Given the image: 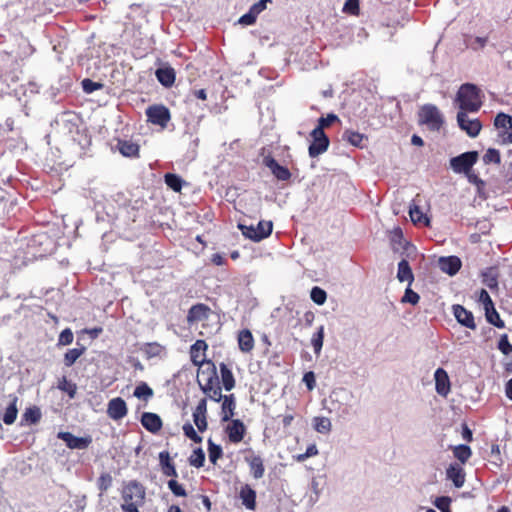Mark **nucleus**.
I'll return each instance as SVG.
<instances>
[{
	"label": "nucleus",
	"mask_w": 512,
	"mask_h": 512,
	"mask_svg": "<svg viewBox=\"0 0 512 512\" xmlns=\"http://www.w3.org/2000/svg\"><path fill=\"white\" fill-rule=\"evenodd\" d=\"M456 101L460 111L477 112L482 106L481 91L476 85L465 83L460 86Z\"/></svg>",
	"instance_id": "1"
},
{
	"label": "nucleus",
	"mask_w": 512,
	"mask_h": 512,
	"mask_svg": "<svg viewBox=\"0 0 512 512\" xmlns=\"http://www.w3.org/2000/svg\"><path fill=\"white\" fill-rule=\"evenodd\" d=\"M419 122L427 125L430 130L438 131L442 127L444 120L439 109L435 105L426 104L420 108Z\"/></svg>",
	"instance_id": "2"
},
{
	"label": "nucleus",
	"mask_w": 512,
	"mask_h": 512,
	"mask_svg": "<svg viewBox=\"0 0 512 512\" xmlns=\"http://www.w3.org/2000/svg\"><path fill=\"white\" fill-rule=\"evenodd\" d=\"M147 122L152 125L161 127L162 129L167 128L171 121V112L163 104H153L146 108L145 111Z\"/></svg>",
	"instance_id": "3"
},
{
	"label": "nucleus",
	"mask_w": 512,
	"mask_h": 512,
	"mask_svg": "<svg viewBox=\"0 0 512 512\" xmlns=\"http://www.w3.org/2000/svg\"><path fill=\"white\" fill-rule=\"evenodd\" d=\"M239 228L246 238L259 242L271 235L273 223L271 221L261 220L258 222L257 226L240 224Z\"/></svg>",
	"instance_id": "4"
},
{
	"label": "nucleus",
	"mask_w": 512,
	"mask_h": 512,
	"mask_svg": "<svg viewBox=\"0 0 512 512\" xmlns=\"http://www.w3.org/2000/svg\"><path fill=\"white\" fill-rule=\"evenodd\" d=\"M477 151L462 153L450 160V166L456 173H468L478 160Z\"/></svg>",
	"instance_id": "5"
},
{
	"label": "nucleus",
	"mask_w": 512,
	"mask_h": 512,
	"mask_svg": "<svg viewBox=\"0 0 512 512\" xmlns=\"http://www.w3.org/2000/svg\"><path fill=\"white\" fill-rule=\"evenodd\" d=\"M312 142L309 145L308 153L311 158L318 157L328 150L330 140L324 131L312 130L310 133Z\"/></svg>",
	"instance_id": "6"
},
{
	"label": "nucleus",
	"mask_w": 512,
	"mask_h": 512,
	"mask_svg": "<svg viewBox=\"0 0 512 512\" xmlns=\"http://www.w3.org/2000/svg\"><path fill=\"white\" fill-rule=\"evenodd\" d=\"M202 392L212 401L220 402L222 399V388L218 375L207 378L205 381L198 380Z\"/></svg>",
	"instance_id": "7"
},
{
	"label": "nucleus",
	"mask_w": 512,
	"mask_h": 512,
	"mask_svg": "<svg viewBox=\"0 0 512 512\" xmlns=\"http://www.w3.org/2000/svg\"><path fill=\"white\" fill-rule=\"evenodd\" d=\"M122 497L124 503L143 504L145 499L144 487L137 481H131L124 487Z\"/></svg>",
	"instance_id": "8"
},
{
	"label": "nucleus",
	"mask_w": 512,
	"mask_h": 512,
	"mask_svg": "<svg viewBox=\"0 0 512 512\" xmlns=\"http://www.w3.org/2000/svg\"><path fill=\"white\" fill-rule=\"evenodd\" d=\"M468 111H459L457 114V122L459 127L465 131L470 137H476L482 128V124L478 119H470L467 115Z\"/></svg>",
	"instance_id": "9"
},
{
	"label": "nucleus",
	"mask_w": 512,
	"mask_h": 512,
	"mask_svg": "<svg viewBox=\"0 0 512 512\" xmlns=\"http://www.w3.org/2000/svg\"><path fill=\"white\" fill-rule=\"evenodd\" d=\"M211 308L204 303H197L190 307L187 313L186 321L189 326L193 324L207 320L211 315Z\"/></svg>",
	"instance_id": "10"
},
{
	"label": "nucleus",
	"mask_w": 512,
	"mask_h": 512,
	"mask_svg": "<svg viewBox=\"0 0 512 512\" xmlns=\"http://www.w3.org/2000/svg\"><path fill=\"white\" fill-rule=\"evenodd\" d=\"M229 421L225 428L229 441L235 444L241 442L246 434V426L240 419H231Z\"/></svg>",
	"instance_id": "11"
},
{
	"label": "nucleus",
	"mask_w": 512,
	"mask_h": 512,
	"mask_svg": "<svg viewBox=\"0 0 512 512\" xmlns=\"http://www.w3.org/2000/svg\"><path fill=\"white\" fill-rule=\"evenodd\" d=\"M263 163L268 167L274 177L279 181L290 180L292 174L289 169L285 166L280 165L272 156H266L263 159Z\"/></svg>",
	"instance_id": "12"
},
{
	"label": "nucleus",
	"mask_w": 512,
	"mask_h": 512,
	"mask_svg": "<svg viewBox=\"0 0 512 512\" xmlns=\"http://www.w3.org/2000/svg\"><path fill=\"white\" fill-rule=\"evenodd\" d=\"M128 413L127 404L121 397L111 399L107 405V415L113 420H120Z\"/></svg>",
	"instance_id": "13"
},
{
	"label": "nucleus",
	"mask_w": 512,
	"mask_h": 512,
	"mask_svg": "<svg viewBox=\"0 0 512 512\" xmlns=\"http://www.w3.org/2000/svg\"><path fill=\"white\" fill-rule=\"evenodd\" d=\"M207 349L208 344L202 339L196 340V342L190 347V359L195 366L200 367L204 364Z\"/></svg>",
	"instance_id": "14"
},
{
	"label": "nucleus",
	"mask_w": 512,
	"mask_h": 512,
	"mask_svg": "<svg viewBox=\"0 0 512 512\" xmlns=\"http://www.w3.org/2000/svg\"><path fill=\"white\" fill-rule=\"evenodd\" d=\"M453 314L456 320L462 325L469 329L475 330L476 323L474 321V315L471 311L467 310L460 304L453 305Z\"/></svg>",
	"instance_id": "15"
},
{
	"label": "nucleus",
	"mask_w": 512,
	"mask_h": 512,
	"mask_svg": "<svg viewBox=\"0 0 512 512\" xmlns=\"http://www.w3.org/2000/svg\"><path fill=\"white\" fill-rule=\"evenodd\" d=\"M193 421L200 432H204L207 427V399H201L193 411Z\"/></svg>",
	"instance_id": "16"
},
{
	"label": "nucleus",
	"mask_w": 512,
	"mask_h": 512,
	"mask_svg": "<svg viewBox=\"0 0 512 512\" xmlns=\"http://www.w3.org/2000/svg\"><path fill=\"white\" fill-rule=\"evenodd\" d=\"M58 438L63 440L70 449H86L91 443L90 437H77L70 432H60Z\"/></svg>",
	"instance_id": "17"
},
{
	"label": "nucleus",
	"mask_w": 512,
	"mask_h": 512,
	"mask_svg": "<svg viewBox=\"0 0 512 512\" xmlns=\"http://www.w3.org/2000/svg\"><path fill=\"white\" fill-rule=\"evenodd\" d=\"M142 426L149 432L156 434L162 428V420L159 415L152 412H144L141 416Z\"/></svg>",
	"instance_id": "18"
},
{
	"label": "nucleus",
	"mask_w": 512,
	"mask_h": 512,
	"mask_svg": "<svg viewBox=\"0 0 512 512\" xmlns=\"http://www.w3.org/2000/svg\"><path fill=\"white\" fill-rule=\"evenodd\" d=\"M461 266V259L457 256L441 257L439 259V268L450 276L457 274Z\"/></svg>",
	"instance_id": "19"
},
{
	"label": "nucleus",
	"mask_w": 512,
	"mask_h": 512,
	"mask_svg": "<svg viewBox=\"0 0 512 512\" xmlns=\"http://www.w3.org/2000/svg\"><path fill=\"white\" fill-rule=\"evenodd\" d=\"M435 389L441 396H447L450 392V380L447 372L443 368H438L434 374Z\"/></svg>",
	"instance_id": "20"
},
{
	"label": "nucleus",
	"mask_w": 512,
	"mask_h": 512,
	"mask_svg": "<svg viewBox=\"0 0 512 512\" xmlns=\"http://www.w3.org/2000/svg\"><path fill=\"white\" fill-rule=\"evenodd\" d=\"M221 421L228 422L235 415L236 400L234 394L222 395Z\"/></svg>",
	"instance_id": "21"
},
{
	"label": "nucleus",
	"mask_w": 512,
	"mask_h": 512,
	"mask_svg": "<svg viewBox=\"0 0 512 512\" xmlns=\"http://www.w3.org/2000/svg\"><path fill=\"white\" fill-rule=\"evenodd\" d=\"M245 461L253 478L260 479L264 476L265 466L263 459L259 455L246 456Z\"/></svg>",
	"instance_id": "22"
},
{
	"label": "nucleus",
	"mask_w": 512,
	"mask_h": 512,
	"mask_svg": "<svg viewBox=\"0 0 512 512\" xmlns=\"http://www.w3.org/2000/svg\"><path fill=\"white\" fill-rule=\"evenodd\" d=\"M155 76L157 80L166 88L172 87L176 80V72L174 68L170 66L158 68L155 71Z\"/></svg>",
	"instance_id": "23"
},
{
	"label": "nucleus",
	"mask_w": 512,
	"mask_h": 512,
	"mask_svg": "<svg viewBox=\"0 0 512 512\" xmlns=\"http://www.w3.org/2000/svg\"><path fill=\"white\" fill-rule=\"evenodd\" d=\"M238 347L243 353H250L254 349V337L249 329H242L237 336Z\"/></svg>",
	"instance_id": "24"
},
{
	"label": "nucleus",
	"mask_w": 512,
	"mask_h": 512,
	"mask_svg": "<svg viewBox=\"0 0 512 512\" xmlns=\"http://www.w3.org/2000/svg\"><path fill=\"white\" fill-rule=\"evenodd\" d=\"M446 475L457 488H461L465 483V472L459 464H450L447 468Z\"/></svg>",
	"instance_id": "25"
},
{
	"label": "nucleus",
	"mask_w": 512,
	"mask_h": 512,
	"mask_svg": "<svg viewBox=\"0 0 512 512\" xmlns=\"http://www.w3.org/2000/svg\"><path fill=\"white\" fill-rule=\"evenodd\" d=\"M159 462L163 475L175 479L178 476L174 463L171 461L168 451L159 453Z\"/></svg>",
	"instance_id": "26"
},
{
	"label": "nucleus",
	"mask_w": 512,
	"mask_h": 512,
	"mask_svg": "<svg viewBox=\"0 0 512 512\" xmlns=\"http://www.w3.org/2000/svg\"><path fill=\"white\" fill-rule=\"evenodd\" d=\"M117 147L119 152L130 158L139 157L140 147L137 143L130 140H118Z\"/></svg>",
	"instance_id": "27"
},
{
	"label": "nucleus",
	"mask_w": 512,
	"mask_h": 512,
	"mask_svg": "<svg viewBox=\"0 0 512 512\" xmlns=\"http://www.w3.org/2000/svg\"><path fill=\"white\" fill-rule=\"evenodd\" d=\"M239 496L242 500L243 505L247 509L254 510L256 508V492L254 489L250 487V485H243L241 487Z\"/></svg>",
	"instance_id": "28"
},
{
	"label": "nucleus",
	"mask_w": 512,
	"mask_h": 512,
	"mask_svg": "<svg viewBox=\"0 0 512 512\" xmlns=\"http://www.w3.org/2000/svg\"><path fill=\"white\" fill-rule=\"evenodd\" d=\"M219 368L224 389L231 391L235 387V378L231 369L225 363H220Z\"/></svg>",
	"instance_id": "29"
},
{
	"label": "nucleus",
	"mask_w": 512,
	"mask_h": 512,
	"mask_svg": "<svg viewBox=\"0 0 512 512\" xmlns=\"http://www.w3.org/2000/svg\"><path fill=\"white\" fill-rule=\"evenodd\" d=\"M397 278L400 282L407 281L409 283V285L414 280V275H413L412 269L409 265V262L406 259H402L398 263Z\"/></svg>",
	"instance_id": "30"
},
{
	"label": "nucleus",
	"mask_w": 512,
	"mask_h": 512,
	"mask_svg": "<svg viewBox=\"0 0 512 512\" xmlns=\"http://www.w3.org/2000/svg\"><path fill=\"white\" fill-rule=\"evenodd\" d=\"M484 310H485L486 320L490 324L494 325L497 328H504L505 327V323L501 319V317H500L499 313L497 312V310L495 309L494 304L490 305L488 307H485Z\"/></svg>",
	"instance_id": "31"
},
{
	"label": "nucleus",
	"mask_w": 512,
	"mask_h": 512,
	"mask_svg": "<svg viewBox=\"0 0 512 512\" xmlns=\"http://www.w3.org/2000/svg\"><path fill=\"white\" fill-rule=\"evenodd\" d=\"M57 388L66 393L69 398L73 399L77 393V385L74 382L67 380L65 376L58 379Z\"/></svg>",
	"instance_id": "32"
},
{
	"label": "nucleus",
	"mask_w": 512,
	"mask_h": 512,
	"mask_svg": "<svg viewBox=\"0 0 512 512\" xmlns=\"http://www.w3.org/2000/svg\"><path fill=\"white\" fill-rule=\"evenodd\" d=\"M409 215L414 224H424L429 226V218L421 211L417 205L410 206Z\"/></svg>",
	"instance_id": "33"
},
{
	"label": "nucleus",
	"mask_w": 512,
	"mask_h": 512,
	"mask_svg": "<svg viewBox=\"0 0 512 512\" xmlns=\"http://www.w3.org/2000/svg\"><path fill=\"white\" fill-rule=\"evenodd\" d=\"M85 351H86V348L84 346L81 348L69 349L64 354V359H63L64 365L66 367H71L77 361V359L80 358L84 354Z\"/></svg>",
	"instance_id": "34"
},
{
	"label": "nucleus",
	"mask_w": 512,
	"mask_h": 512,
	"mask_svg": "<svg viewBox=\"0 0 512 512\" xmlns=\"http://www.w3.org/2000/svg\"><path fill=\"white\" fill-rule=\"evenodd\" d=\"M165 184L174 192H180L183 187V179L174 173H167L164 176Z\"/></svg>",
	"instance_id": "35"
},
{
	"label": "nucleus",
	"mask_w": 512,
	"mask_h": 512,
	"mask_svg": "<svg viewBox=\"0 0 512 512\" xmlns=\"http://www.w3.org/2000/svg\"><path fill=\"white\" fill-rule=\"evenodd\" d=\"M146 357H158L164 352V347L157 342L145 343L141 349Z\"/></svg>",
	"instance_id": "36"
},
{
	"label": "nucleus",
	"mask_w": 512,
	"mask_h": 512,
	"mask_svg": "<svg viewBox=\"0 0 512 512\" xmlns=\"http://www.w3.org/2000/svg\"><path fill=\"white\" fill-rule=\"evenodd\" d=\"M454 457H456L462 464L466 463L472 455L471 448L468 445L461 444L453 449Z\"/></svg>",
	"instance_id": "37"
},
{
	"label": "nucleus",
	"mask_w": 512,
	"mask_h": 512,
	"mask_svg": "<svg viewBox=\"0 0 512 512\" xmlns=\"http://www.w3.org/2000/svg\"><path fill=\"white\" fill-rule=\"evenodd\" d=\"M17 399L14 398V400L9 404V406L5 409L4 415H3V422L6 425H11L15 422L17 418L18 409L16 406Z\"/></svg>",
	"instance_id": "38"
},
{
	"label": "nucleus",
	"mask_w": 512,
	"mask_h": 512,
	"mask_svg": "<svg viewBox=\"0 0 512 512\" xmlns=\"http://www.w3.org/2000/svg\"><path fill=\"white\" fill-rule=\"evenodd\" d=\"M208 455L210 462L214 465L223 456L221 446L214 443L211 439L208 440Z\"/></svg>",
	"instance_id": "39"
},
{
	"label": "nucleus",
	"mask_w": 512,
	"mask_h": 512,
	"mask_svg": "<svg viewBox=\"0 0 512 512\" xmlns=\"http://www.w3.org/2000/svg\"><path fill=\"white\" fill-rule=\"evenodd\" d=\"M133 394L138 399L148 401V399H150L153 396V390L148 386L147 383L142 382L138 386H136Z\"/></svg>",
	"instance_id": "40"
},
{
	"label": "nucleus",
	"mask_w": 512,
	"mask_h": 512,
	"mask_svg": "<svg viewBox=\"0 0 512 512\" xmlns=\"http://www.w3.org/2000/svg\"><path fill=\"white\" fill-rule=\"evenodd\" d=\"M205 462V453L202 448H196L193 450L192 454L189 457V463L191 466L200 468L204 465Z\"/></svg>",
	"instance_id": "41"
},
{
	"label": "nucleus",
	"mask_w": 512,
	"mask_h": 512,
	"mask_svg": "<svg viewBox=\"0 0 512 512\" xmlns=\"http://www.w3.org/2000/svg\"><path fill=\"white\" fill-rule=\"evenodd\" d=\"M323 340H324V327L320 326L312 336L311 343L314 348V352L316 354H319L322 346H323Z\"/></svg>",
	"instance_id": "42"
},
{
	"label": "nucleus",
	"mask_w": 512,
	"mask_h": 512,
	"mask_svg": "<svg viewBox=\"0 0 512 512\" xmlns=\"http://www.w3.org/2000/svg\"><path fill=\"white\" fill-rule=\"evenodd\" d=\"M337 121H339L338 116L336 114H334V113H330L326 117H320L318 119V124L314 128V130L324 131L325 128H328L334 122H337Z\"/></svg>",
	"instance_id": "43"
},
{
	"label": "nucleus",
	"mask_w": 512,
	"mask_h": 512,
	"mask_svg": "<svg viewBox=\"0 0 512 512\" xmlns=\"http://www.w3.org/2000/svg\"><path fill=\"white\" fill-rule=\"evenodd\" d=\"M314 428L319 433H328L331 430V421L326 417H315Z\"/></svg>",
	"instance_id": "44"
},
{
	"label": "nucleus",
	"mask_w": 512,
	"mask_h": 512,
	"mask_svg": "<svg viewBox=\"0 0 512 512\" xmlns=\"http://www.w3.org/2000/svg\"><path fill=\"white\" fill-rule=\"evenodd\" d=\"M512 125V117L506 113L500 112L496 115L494 126L496 128H509Z\"/></svg>",
	"instance_id": "45"
},
{
	"label": "nucleus",
	"mask_w": 512,
	"mask_h": 512,
	"mask_svg": "<svg viewBox=\"0 0 512 512\" xmlns=\"http://www.w3.org/2000/svg\"><path fill=\"white\" fill-rule=\"evenodd\" d=\"M310 297L317 305H323L327 299V294L322 288L315 286L311 290Z\"/></svg>",
	"instance_id": "46"
},
{
	"label": "nucleus",
	"mask_w": 512,
	"mask_h": 512,
	"mask_svg": "<svg viewBox=\"0 0 512 512\" xmlns=\"http://www.w3.org/2000/svg\"><path fill=\"white\" fill-rule=\"evenodd\" d=\"M23 418L25 421L35 424L40 421L41 412L37 407L28 408L24 412Z\"/></svg>",
	"instance_id": "47"
},
{
	"label": "nucleus",
	"mask_w": 512,
	"mask_h": 512,
	"mask_svg": "<svg viewBox=\"0 0 512 512\" xmlns=\"http://www.w3.org/2000/svg\"><path fill=\"white\" fill-rule=\"evenodd\" d=\"M483 161L485 164H489V163L500 164V162H501L500 152L497 149L489 148L483 155Z\"/></svg>",
	"instance_id": "48"
},
{
	"label": "nucleus",
	"mask_w": 512,
	"mask_h": 512,
	"mask_svg": "<svg viewBox=\"0 0 512 512\" xmlns=\"http://www.w3.org/2000/svg\"><path fill=\"white\" fill-rule=\"evenodd\" d=\"M184 435L195 443H201L202 437L197 434L191 423L187 422L182 427Z\"/></svg>",
	"instance_id": "49"
},
{
	"label": "nucleus",
	"mask_w": 512,
	"mask_h": 512,
	"mask_svg": "<svg viewBox=\"0 0 512 512\" xmlns=\"http://www.w3.org/2000/svg\"><path fill=\"white\" fill-rule=\"evenodd\" d=\"M112 485V476L109 473H102L97 480L98 489L103 493Z\"/></svg>",
	"instance_id": "50"
},
{
	"label": "nucleus",
	"mask_w": 512,
	"mask_h": 512,
	"mask_svg": "<svg viewBox=\"0 0 512 512\" xmlns=\"http://www.w3.org/2000/svg\"><path fill=\"white\" fill-rule=\"evenodd\" d=\"M347 141L355 146V147H362V142L365 139V136L359 132L355 131H347Z\"/></svg>",
	"instance_id": "51"
},
{
	"label": "nucleus",
	"mask_w": 512,
	"mask_h": 512,
	"mask_svg": "<svg viewBox=\"0 0 512 512\" xmlns=\"http://www.w3.org/2000/svg\"><path fill=\"white\" fill-rule=\"evenodd\" d=\"M209 367L202 369L199 371L197 376V381H205L207 378H213V376L217 375L216 367L212 362H208Z\"/></svg>",
	"instance_id": "52"
},
{
	"label": "nucleus",
	"mask_w": 512,
	"mask_h": 512,
	"mask_svg": "<svg viewBox=\"0 0 512 512\" xmlns=\"http://www.w3.org/2000/svg\"><path fill=\"white\" fill-rule=\"evenodd\" d=\"M497 347L504 355L512 353V344L509 342L507 334L500 336Z\"/></svg>",
	"instance_id": "53"
},
{
	"label": "nucleus",
	"mask_w": 512,
	"mask_h": 512,
	"mask_svg": "<svg viewBox=\"0 0 512 512\" xmlns=\"http://www.w3.org/2000/svg\"><path fill=\"white\" fill-rule=\"evenodd\" d=\"M168 487L171 492L177 497H185L187 496V492L184 487L179 484L175 479H170L168 481Z\"/></svg>",
	"instance_id": "54"
},
{
	"label": "nucleus",
	"mask_w": 512,
	"mask_h": 512,
	"mask_svg": "<svg viewBox=\"0 0 512 512\" xmlns=\"http://www.w3.org/2000/svg\"><path fill=\"white\" fill-rule=\"evenodd\" d=\"M420 300V296L418 293L414 292L409 287L405 290L404 296L402 297L401 301L403 303H410L412 305H416Z\"/></svg>",
	"instance_id": "55"
},
{
	"label": "nucleus",
	"mask_w": 512,
	"mask_h": 512,
	"mask_svg": "<svg viewBox=\"0 0 512 512\" xmlns=\"http://www.w3.org/2000/svg\"><path fill=\"white\" fill-rule=\"evenodd\" d=\"M74 335L70 328L64 329L58 338L59 345H69L73 342Z\"/></svg>",
	"instance_id": "56"
},
{
	"label": "nucleus",
	"mask_w": 512,
	"mask_h": 512,
	"mask_svg": "<svg viewBox=\"0 0 512 512\" xmlns=\"http://www.w3.org/2000/svg\"><path fill=\"white\" fill-rule=\"evenodd\" d=\"M451 499L448 496H441L436 498L434 505L441 511H448L450 508Z\"/></svg>",
	"instance_id": "57"
},
{
	"label": "nucleus",
	"mask_w": 512,
	"mask_h": 512,
	"mask_svg": "<svg viewBox=\"0 0 512 512\" xmlns=\"http://www.w3.org/2000/svg\"><path fill=\"white\" fill-rule=\"evenodd\" d=\"M82 87L86 93H92V92L100 89L102 87V84L94 82L90 79H84L82 81Z\"/></svg>",
	"instance_id": "58"
},
{
	"label": "nucleus",
	"mask_w": 512,
	"mask_h": 512,
	"mask_svg": "<svg viewBox=\"0 0 512 512\" xmlns=\"http://www.w3.org/2000/svg\"><path fill=\"white\" fill-rule=\"evenodd\" d=\"M344 11H347L352 15H358L359 14V0H347L344 5Z\"/></svg>",
	"instance_id": "59"
},
{
	"label": "nucleus",
	"mask_w": 512,
	"mask_h": 512,
	"mask_svg": "<svg viewBox=\"0 0 512 512\" xmlns=\"http://www.w3.org/2000/svg\"><path fill=\"white\" fill-rule=\"evenodd\" d=\"M257 15L249 10L246 14L239 18V23L242 25H252L256 22Z\"/></svg>",
	"instance_id": "60"
},
{
	"label": "nucleus",
	"mask_w": 512,
	"mask_h": 512,
	"mask_svg": "<svg viewBox=\"0 0 512 512\" xmlns=\"http://www.w3.org/2000/svg\"><path fill=\"white\" fill-rule=\"evenodd\" d=\"M271 2L272 0H259L250 7V10L258 16L262 11L266 9L267 3Z\"/></svg>",
	"instance_id": "61"
},
{
	"label": "nucleus",
	"mask_w": 512,
	"mask_h": 512,
	"mask_svg": "<svg viewBox=\"0 0 512 512\" xmlns=\"http://www.w3.org/2000/svg\"><path fill=\"white\" fill-rule=\"evenodd\" d=\"M478 300L483 304L484 308L494 304L489 293L485 289H481L479 291Z\"/></svg>",
	"instance_id": "62"
},
{
	"label": "nucleus",
	"mask_w": 512,
	"mask_h": 512,
	"mask_svg": "<svg viewBox=\"0 0 512 512\" xmlns=\"http://www.w3.org/2000/svg\"><path fill=\"white\" fill-rule=\"evenodd\" d=\"M303 381L305 382L308 390H312L315 387V375L312 371L304 374Z\"/></svg>",
	"instance_id": "63"
},
{
	"label": "nucleus",
	"mask_w": 512,
	"mask_h": 512,
	"mask_svg": "<svg viewBox=\"0 0 512 512\" xmlns=\"http://www.w3.org/2000/svg\"><path fill=\"white\" fill-rule=\"evenodd\" d=\"M139 505L140 504H138V503L129 502V503H123L121 508H122L123 512H139V510H138Z\"/></svg>",
	"instance_id": "64"
}]
</instances>
